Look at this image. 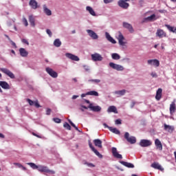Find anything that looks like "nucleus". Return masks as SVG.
Wrapping results in <instances>:
<instances>
[{"label": "nucleus", "instance_id": "f257e3e1", "mask_svg": "<svg viewBox=\"0 0 176 176\" xmlns=\"http://www.w3.org/2000/svg\"><path fill=\"white\" fill-rule=\"evenodd\" d=\"M37 170L39 173H47L48 174H56L54 170H52L49 169V168L46 166L43 165H38Z\"/></svg>", "mask_w": 176, "mask_h": 176}, {"label": "nucleus", "instance_id": "f03ea898", "mask_svg": "<svg viewBox=\"0 0 176 176\" xmlns=\"http://www.w3.org/2000/svg\"><path fill=\"white\" fill-rule=\"evenodd\" d=\"M109 66L110 68H112V69H115L116 71H124V67H123L122 65L116 64L113 62H110L109 63Z\"/></svg>", "mask_w": 176, "mask_h": 176}, {"label": "nucleus", "instance_id": "7ed1b4c3", "mask_svg": "<svg viewBox=\"0 0 176 176\" xmlns=\"http://www.w3.org/2000/svg\"><path fill=\"white\" fill-rule=\"evenodd\" d=\"M124 138L126 140L127 142L129 144H134L137 142V139L134 136H130V133L129 132H126L124 135Z\"/></svg>", "mask_w": 176, "mask_h": 176}, {"label": "nucleus", "instance_id": "20e7f679", "mask_svg": "<svg viewBox=\"0 0 176 176\" xmlns=\"http://www.w3.org/2000/svg\"><path fill=\"white\" fill-rule=\"evenodd\" d=\"M116 38L118 41V43L120 45V46H124V45H126V43H127V42L124 41H126V38H124V36H123V34H122L121 32H118V36H117Z\"/></svg>", "mask_w": 176, "mask_h": 176}, {"label": "nucleus", "instance_id": "39448f33", "mask_svg": "<svg viewBox=\"0 0 176 176\" xmlns=\"http://www.w3.org/2000/svg\"><path fill=\"white\" fill-rule=\"evenodd\" d=\"M0 71L1 72H3V74H5V75H7V76H9V78H10L11 79H14V74H13V72H12L8 69L1 67L0 68Z\"/></svg>", "mask_w": 176, "mask_h": 176}, {"label": "nucleus", "instance_id": "423d86ee", "mask_svg": "<svg viewBox=\"0 0 176 176\" xmlns=\"http://www.w3.org/2000/svg\"><path fill=\"white\" fill-rule=\"evenodd\" d=\"M129 1L130 0H119L118 2V6H120V8H122V9H129V6H130V5L129 4Z\"/></svg>", "mask_w": 176, "mask_h": 176}, {"label": "nucleus", "instance_id": "0eeeda50", "mask_svg": "<svg viewBox=\"0 0 176 176\" xmlns=\"http://www.w3.org/2000/svg\"><path fill=\"white\" fill-rule=\"evenodd\" d=\"M139 145H140L142 148H146L152 145V142L149 140L143 139L140 140Z\"/></svg>", "mask_w": 176, "mask_h": 176}, {"label": "nucleus", "instance_id": "6e6552de", "mask_svg": "<svg viewBox=\"0 0 176 176\" xmlns=\"http://www.w3.org/2000/svg\"><path fill=\"white\" fill-rule=\"evenodd\" d=\"M45 71L47 74H48V75H50V76L52 78H56L58 76V74H57L54 70H53V69L50 67H46Z\"/></svg>", "mask_w": 176, "mask_h": 176}, {"label": "nucleus", "instance_id": "1a4fd4ad", "mask_svg": "<svg viewBox=\"0 0 176 176\" xmlns=\"http://www.w3.org/2000/svg\"><path fill=\"white\" fill-rule=\"evenodd\" d=\"M92 61H102L104 58L98 53H94L91 55Z\"/></svg>", "mask_w": 176, "mask_h": 176}, {"label": "nucleus", "instance_id": "9d476101", "mask_svg": "<svg viewBox=\"0 0 176 176\" xmlns=\"http://www.w3.org/2000/svg\"><path fill=\"white\" fill-rule=\"evenodd\" d=\"M111 152L113 157L116 159H123V156L118 152L116 147H112Z\"/></svg>", "mask_w": 176, "mask_h": 176}, {"label": "nucleus", "instance_id": "9b49d317", "mask_svg": "<svg viewBox=\"0 0 176 176\" xmlns=\"http://www.w3.org/2000/svg\"><path fill=\"white\" fill-rule=\"evenodd\" d=\"M88 108L91 109V111H92L93 112H100L102 109L101 107L98 105L94 106V104L93 103H90L88 106Z\"/></svg>", "mask_w": 176, "mask_h": 176}, {"label": "nucleus", "instance_id": "f8f14e48", "mask_svg": "<svg viewBox=\"0 0 176 176\" xmlns=\"http://www.w3.org/2000/svg\"><path fill=\"white\" fill-rule=\"evenodd\" d=\"M65 57L69 60H72V61H79L80 60L78 56L74 55L71 53H66Z\"/></svg>", "mask_w": 176, "mask_h": 176}, {"label": "nucleus", "instance_id": "ddd939ff", "mask_svg": "<svg viewBox=\"0 0 176 176\" xmlns=\"http://www.w3.org/2000/svg\"><path fill=\"white\" fill-rule=\"evenodd\" d=\"M27 102L31 107H36V108H41L42 107L41 104H39V102L38 100L34 101L31 100L30 99H27Z\"/></svg>", "mask_w": 176, "mask_h": 176}, {"label": "nucleus", "instance_id": "4468645a", "mask_svg": "<svg viewBox=\"0 0 176 176\" xmlns=\"http://www.w3.org/2000/svg\"><path fill=\"white\" fill-rule=\"evenodd\" d=\"M29 5L31 8L34 10L41 8V6H39L36 2V0H30L29 2Z\"/></svg>", "mask_w": 176, "mask_h": 176}, {"label": "nucleus", "instance_id": "2eb2a0df", "mask_svg": "<svg viewBox=\"0 0 176 176\" xmlns=\"http://www.w3.org/2000/svg\"><path fill=\"white\" fill-rule=\"evenodd\" d=\"M148 65H153L154 67H159L160 62L157 59H151L147 61Z\"/></svg>", "mask_w": 176, "mask_h": 176}, {"label": "nucleus", "instance_id": "dca6fc26", "mask_svg": "<svg viewBox=\"0 0 176 176\" xmlns=\"http://www.w3.org/2000/svg\"><path fill=\"white\" fill-rule=\"evenodd\" d=\"M87 32L89 36L92 39H98V35H97V33H95L94 31L91 30H87Z\"/></svg>", "mask_w": 176, "mask_h": 176}, {"label": "nucleus", "instance_id": "f3484780", "mask_svg": "<svg viewBox=\"0 0 176 176\" xmlns=\"http://www.w3.org/2000/svg\"><path fill=\"white\" fill-rule=\"evenodd\" d=\"M122 26L124 27V28H126V30H129V32H134V29L133 28V25H131V24L127 22H123Z\"/></svg>", "mask_w": 176, "mask_h": 176}, {"label": "nucleus", "instance_id": "a211bd4d", "mask_svg": "<svg viewBox=\"0 0 176 176\" xmlns=\"http://www.w3.org/2000/svg\"><path fill=\"white\" fill-rule=\"evenodd\" d=\"M155 35H156V36H158V38H162L166 37V32H164V31L163 30L158 29L157 30Z\"/></svg>", "mask_w": 176, "mask_h": 176}, {"label": "nucleus", "instance_id": "6ab92c4d", "mask_svg": "<svg viewBox=\"0 0 176 176\" xmlns=\"http://www.w3.org/2000/svg\"><path fill=\"white\" fill-rule=\"evenodd\" d=\"M155 145L159 151H163V145L162 144V142L159 139H155Z\"/></svg>", "mask_w": 176, "mask_h": 176}, {"label": "nucleus", "instance_id": "aec40b11", "mask_svg": "<svg viewBox=\"0 0 176 176\" xmlns=\"http://www.w3.org/2000/svg\"><path fill=\"white\" fill-rule=\"evenodd\" d=\"M105 36L107 41H109V42H111V43H113V45L116 43V41L113 38H112V36H111V34H109V33H108L107 32H105Z\"/></svg>", "mask_w": 176, "mask_h": 176}, {"label": "nucleus", "instance_id": "412c9836", "mask_svg": "<svg viewBox=\"0 0 176 176\" xmlns=\"http://www.w3.org/2000/svg\"><path fill=\"white\" fill-rule=\"evenodd\" d=\"M0 86L5 90H9L10 89V85L6 81H0Z\"/></svg>", "mask_w": 176, "mask_h": 176}, {"label": "nucleus", "instance_id": "4be33fe9", "mask_svg": "<svg viewBox=\"0 0 176 176\" xmlns=\"http://www.w3.org/2000/svg\"><path fill=\"white\" fill-rule=\"evenodd\" d=\"M169 109H170V115H173V113H174L175 112V109H176L175 100H174L170 104Z\"/></svg>", "mask_w": 176, "mask_h": 176}, {"label": "nucleus", "instance_id": "5701e85b", "mask_svg": "<svg viewBox=\"0 0 176 176\" xmlns=\"http://www.w3.org/2000/svg\"><path fill=\"white\" fill-rule=\"evenodd\" d=\"M43 9L44 13L47 16H52V10H50V9L47 8V6H46V4L43 5Z\"/></svg>", "mask_w": 176, "mask_h": 176}, {"label": "nucleus", "instance_id": "b1692460", "mask_svg": "<svg viewBox=\"0 0 176 176\" xmlns=\"http://www.w3.org/2000/svg\"><path fill=\"white\" fill-rule=\"evenodd\" d=\"M94 144L95 145V146H97L98 148H100L101 149V148H102V141H101V140L100 139H95L94 140Z\"/></svg>", "mask_w": 176, "mask_h": 176}, {"label": "nucleus", "instance_id": "393cba45", "mask_svg": "<svg viewBox=\"0 0 176 176\" xmlns=\"http://www.w3.org/2000/svg\"><path fill=\"white\" fill-rule=\"evenodd\" d=\"M120 164H122V166H124L125 167H127L128 168H134V164H133L130 162L120 161Z\"/></svg>", "mask_w": 176, "mask_h": 176}, {"label": "nucleus", "instance_id": "a878e982", "mask_svg": "<svg viewBox=\"0 0 176 176\" xmlns=\"http://www.w3.org/2000/svg\"><path fill=\"white\" fill-rule=\"evenodd\" d=\"M164 130L168 133H173L174 131V126L167 125V124H164Z\"/></svg>", "mask_w": 176, "mask_h": 176}, {"label": "nucleus", "instance_id": "bb28decb", "mask_svg": "<svg viewBox=\"0 0 176 176\" xmlns=\"http://www.w3.org/2000/svg\"><path fill=\"white\" fill-rule=\"evenodd\" d=\"M107 112L108 113H111V112H113V113H118V109H116L115 106H110L107 109Z\"/></svg>", "mask_w": 176, "mask_h": 176}, {"label": "nucleus", "instance_id": "cd10ccee", "mask_svg": "<svg viewBox=\"0 0 176 176\" xmlns=\"http://www.w3.org/2000/svg\"><path fill=\"white\" fill-rule=\"evenodd\" d=\"M113 94L117 96V97H122V96H124L126 94V90L122 89L120 91H116L113 92Z\"/></svg>", "mask_w": 176, "mask_h": 176}, {"label": "nucleus", "instance_id": "c85d7f7f", "mask_svg": "<svg viewBox=\"0 0 176 176\" xmlns=\"http://www.w3.org/2000/svg\"><path fill=\"white\" fill-rule=\"evenodd\" d=\"M19 53H20V55L21 56V57H28V52L24 48H20Z\"/></svg>", "mask_w": 176, "mask_h": 176}, {"label": "nucleus", "instance_id": "c756f323", "mask_svg": "<svg viewBox=\"0 0 176 176\" xmlns=\"http://www.w3.org/2000/svg\"><path fill=\"white\" fill-rule=\"evenodd\" d=\"M163 91V90L160 88L157 90L156 92V96H155V98L157 101H160V98H162V92Z\"/></svg>", "mask_w": 176, "mask_h": 176}, {"label": "nucleus", "instance_id": "7c9ffc66", "mask_svg": "<svg viewBox=\"0 0 176 176\" xmlns=\"http://www.w3.org/2000/svg\"><path fill=\"white\" fill-rule=\"evenodd\" d=\"M165 27L170 32H173V34H176V28L174 26H171L170 25H165Z\"/></svg>", "mask_w": 176, "mask_h": 176}, {"label": "nucleus", "instance_id": "2f4dec72", "mask_svg": "<svg viewBox=\"0 0 176 176\" xmlns=\"http://www.w3.org/2000/svg\"><path fill=\"white\" fill-rule=\"evenodd\" d=\"M86 10L87 12H89V14L91 16H96V12L94 11V10L93 9V8L90 7V6H87L86 7Z\"/></svg>", "mask_w": 176, "mask_h": 176}, {"label": "nucleus", "instance_id": "473e14b6", "mask_svg": "<svg viewBox=\"0 0 176 176\" xmlns=\"http://www.w3.org/2000/svg\"><path fill=\"white\" fill-rule=\"evenodd\" d=\"M145 20L146 21H155V20H157V18H156V14H153L150 16L145 18Z\"/></svg>", "mask_w": 176, "mask_h": 176}, {"label": "nucleus", "instance_id": "72a5a7b5", "mask_svg": "<svg viewBox=\"0 0 176 176\" xmlns=\"http://www.w3.org/2000/svg\"><path fill=\"white\" fill-rule=\"evenodd\" d=\"M151 167H153V168H155L156 170H162L163 169L162 168V166L157 163V162H154L151 164Z\"/></svg>", "mask_w": 176, "mask_h": 176}, {"label": "nucleus", "instance_id": "f704fd0d", "mask_svg": "<svg viewBox=\"0 0 176 176\" xmlns=\"http://www.w3.org/2000/svg\"><path fill=\"white\" fill-rule=\"evenodd\" d=\"M109 131H111L113 134H116L117 135H120V131H119L118 129L113 128L112 126L110 128Z\"/></svg>", "mask_w": 176, "mask_h": 176}, {"label": "nucleus", "instance_id": "c9c22d12", "mask_svg": "<svg viewBox=\"0 0 176 176\" xmlns=\"http://www.w3.org/2000/svg\"><path fill=\"white\" fill-rule=\"evenodd\" d=\"M29 23H30L32 27L35 26V18L32 15L29 16Z\"/></svg>", "mask_w": 176, "mask_h": 176}, {"label": "nucleus", "instance_id": "e433bc0d", "mask_svg": "<svg viewBox=\"0 0 176 176\" xmlns=\"http://www.w3.org/2000/svg\"><path fill=\"white\" fill-rule=\"evenodd\" d=\"M54 46H55V47H60V46H61V41H60V38L54 40Z\"/></svg>", "mask_w": 176, "mask_h": 176}, {"label": "nucleus", "instance_id": "4c0bfd02", "mask_svg": "<svg viewBox=\"0 0 176 176\" xmlns=\"http://www.w3.org/2000/svg\"><path fill=\"white\" fill-rule=\"evenodd\" d=\"M27 164L28 166H30V167H31V168L33 170H38V165L35 164V163L28 162Z\"/></svg>", "mask_w": 176, "mask_h": 176}, {"label": "nucleus", "instance_id": "58836bf2", "mask_svg": "<svg viewBox=\"0 0 176 176\" xmlns=\"http://www.w3.org/2000/svg\"><path fill=\"white\" fill-rule=\"evenodd\" d=\"M14 166H17V167L19 168H21V170H23V171H26L27 170V168H25L24 166H23L20 163L14 162Z\"/></svg>", "mask_w": 176, "mask_h": 176}, {"label": "nucleus", "instance_id": "ea45409f", "mask_svg": "<svg viewBox=\"0 0 176 176\" xmlns=\"http://www.w3.org/2000/svg\"><path fill=\"white\" fill-rule=\"evenodd\" d=\"M111 58L113 60H120V55L118 53L111 54Z\"/></svg>", "mask_w": 176, "mask_h": 176}, {"label": "nucleus", "instance_id": "a19ab883", "mask_svg": "<svg viewBox=\"0 0 176 176\" xmlns=\"http://www.w3.org/2000/svg\"><path fill=\"white\" fill-rule=\"evenodd\" d=\"M87 94H88V96H94V97H98L99 94L98 92H97L96 91H90L87 92Z\"/></svg>", "mask_w": 176, "mask_h": 176}, {"label": "nucleus", "instance_id": "79ce46f5", "mask_svg": "<svg viewBox=\"0 0 176 176\" xmlns=\"http://www.w3.org/2000/svg\"><path fill=\"white\" fill-rule=\"evenodd\" d=\"M92 152L94 153L95 155H96V156H98V157H99L100 159H102V155H101L100 153V152H98V151H97V149L93 148Z\"/></svg>", "mask_w": 176, "mask_h": 176}, {"label": "nucleus", "instance_id": "37998d69", "mask_svg": "<svg viewBox=\"0 0 176 176\" xmlns=\"http://www.w3.org/2000/svg\"><path fill=\"white\" fill-rule=\"evenodd\" d=\"M88 82H91V83H96V85H98V83L101 82V80H100V79H91V80H89Z\"/></svg>", "mask_w": 176, "mask_h": 176}, {"label": "nucleus", "instance_id": "c03bdc74", "mask_svg": "<svg viewBox=\"0 0 176 176\" xmlns=\"http://www.w3.org/2000/svg\"><path fill=\"white\" fill-rule=\"evenodd\" d=\"M68 122L71 124V126H72V127H74L75 130H76V131H79V129L78 128V126H76V125H75V124H74V122H72L71 120H68Z\"/></svg>", "mask_w": 176, "mask_h": 176}, {"label": "nucleus", "instance_id": "a18cd8bd", "mask_svg": "<svg viewBox=\"0 0 176 176\" xmlns=\"http://www.w3.org/2000/svg\"><path fill=\"white\" fill-rule=\"evenodd\" d=\"M68 122L71 124V126H72V127H74L75 130H76V131H79V129L78 128V126H76V125H75V124H74V122H72L71 120H68Z\"/></svg>", "mask_w": 176, "mask_h": 176}, {"label": "nucleus", "instance_id": "49530a36", "mask_svg": "<svg viewBox=\"0 0 176 176\" xmlns=\"http://www.w3.org/2000/svg\"><path fill=\"white\" fill-rule=\"evenodd\" d=\"M89 109V107H86L85 105H82V104H80V111L81 112H85V109Z\"/></svg>", "mask_w": 176, "mask_h": 176}, {"label": "nucleus", "instance_id": "de8ad7c7", "mask_svg": "<svg viewBox=\"0 0 176 176\" xmlns=\"http://www.w3.org/2000/svg\"><path fill=\"white\" fill-rule=\"evenodd\" d=\"M63 126L65 127V129H67V130H71V125H69L68 122H65Z\"/></svg>", "mask_w": 176, "mask_h": 176}, {"label": "nucleus", "instance_id": "09e8293b", "mask_svg": "<svg viewBox=\"0 0 176 176\" xmlns=\"http://www.w3.org/2000/svg\"><path fill=\"white\" fill-rule=\"evenodd\" d=\"M46 32H47V35H49V37L52 38V36L53 35V33L52 32V30H50V29H47Z\"/></svg>", "mask_w": 176, "mask_h": 176}, {"label": "nucleus", "instance_id": "8fccbe9b", "mask_svg": "<svg viewBox=\"0 0 176 176\" xmlns=\"http://www.w3.org/2000/svg\"><path fill=\"white\" fill-rule=\"evenodd\" d=\"M23 23L25 27H28V21H27V19L23 18Z\"/></svg>", "mask_w": 176, "mask_h": 176}, {"label": "nucleus", "instance_id": "3c124183", "mask_svg": "<svg viewBox=\"0 0 176 176\" xmlns=\"http://www.w3.org/2000/svg\"><path fill=\"white\" fill-rule=\"evenodd\" d=\"M53 120L55 123H61V120L60 118H53Z\"/></svg>", "mask_w": 176, "mask_h": 176}, {"label": "nucleus", "instance_id": "603ef678", "mask_svg": "<svg viewBox=\"0 0 176 176\" xmlns=\"http://www.w3.org/2000/svg\"><path fill=\"white\" fill-rule=\"evenodd\" d=\"M114 0H103L104 3H105L106 5L108 3H112V2H113Z\"/></svg>", "mask_w": 176, "mask_h": 176}, {"label": "nucleus", "instance_id": "864d4df0", "mask_svg": "<svg viewBox=\"0 0 176 176\" xmlns=\"http://www.w3.org/2000/svg\"><path fill=\"white\" fill-rule=\"evenodd\" d=\"M122 124V120L120 119H117L115 121V124Z\"/></svg>", "mask_w": 176, "mask_h": 176}, {"label": "nucleus", "instance_id": "5fc2aeb1", "mask_svg": "<svg viewBox=\"0 0 176 176\" xmlns=\"http://www.w3.org/2000/svg\"><path fill=\"white\" fill-rule=\"evenodd\" d=\"M83 68H84L85 71H86L87 72L90 71V67L87 65H83Z\"/></svg>", "mask_w": 176, "mask_h": 176}, {"label": "nucleus", "instance_id": "6e6d98bb", "mask_svg": "<svg viewBox=\"0 0 176 176\" xmlns=\"http://www.w3.org/2000/svg\"><path fill=\"white\" fill-rule=\"evenodd\" d=\"M151 75L152 78H157V74H156L155 72H151Z\"/></svg>", "mask_w": 176, "mask_h": 176}, {"label": "nucleus", "instance_id": "4d7b16f0", "mask_svg": "<svg viewBox=\"0 0 176 176\" xmlns=\"http://www.w3.org/2000/svg\"><path fill=\"white\" fill-rule=\"evenodd\" d=\"M22 43H25V45H30V43L28 42V41H27V39H25V38H23L22 39Z\"/></svg>", "mask_w": 176, "mask_h": 176}, {"label": "nucleus", "instance_id": "13d9d810", "mask_svg": "<svg viewBox=\"0 0 176 176\" xmlns=\"http://www.w3.org/2000/svg\"><path fill=\"white\" fill-rule=\"evenodd\" d=\"M103 126H104V129H109V130H110V129L112 127V126H108V124H107V123H103Z\"/></svg>", "mask_w": 176, "mask_h": 176}, {"label": "nucleus", "instance_id": "bf43d9fd", "mask_svg": "<svg viewBox=\"0 0 176 176\" xmlns=\"http://www.w3.org/2000/svg\"><path fill=\"white\" fill-rule=\"evenodd\" d=\"M89 146L91 149V151H93V149L96 148H94V146H93V144L90 142H89Z\"/></svg>", "mask_w": 176, "mask_h": 176}, {"label": "nucleus", "instance_id": "052dcab7", "mask_svg": "<svg viewBox=\"0 0 176 176\" xmlns=\"http://www.w3.org/2000/svg\"><path fill=\"white\" fill-rule=\"evenodd\" d=\"M51 113H52V109H47L46 111V115H50Z\"/></svg>", "mask_w": 176, "mask_h": 176}, {"label": "nucleus", "instance_id": "680f3d73", "mask_svg": "<svg viewBox=\"0 0 176 176\" xmlns=\"http://www.w3.org/2000/svg\"><path fill=\"white\" fill-rule=\"evenodd\" d=\"M122 61H126V63H129L130 62V58H124L122 59Z\"/></svg>", "mask_w": 176, "mask_h": 176}, {"label": "nucleus", "instance_id": "e2e57ef3", "mask_svg": "<svg viewBox=\"0 0 176 176\" xmlns=\"http://www.w3.org/2000/svg\"><path fill=\"white\" fill-rule=\"evenodd\" d=\"M32 135H34L35 137H37V138H42V136L39 135H37L36 133H32Z\"/></svg>", "mask_w": 176, "mask_h": 176}, {"label": "nucleus", "instance_id": "0e129e2a", "mask_svg": "<svg viewBox=\"0 0 176 176\" xmlns=\"http://www.w3.org/2000/svg\"><path fill=\"white\" fill-rule=\"evenodd\" d=\"M135 105V102L132 101L131 104V108H134V106Z\"/></svg>", "mask_w": 176, "mask_h": 176}, {"label": "nucleus", "instance_id": "69168bd1", "mask_svg": "<svg viewBox=\"0 0 176 176\" xmlns=\"http://www.w3.org/2000/svg\"><path fill=\"white\" fill-rule=\"evenodd\" d=\"M79 97V96L78 95H74L72 96V100H76V98H78Z\"/></svg>", "mask_w": 176, "mask_h": 176}, {"label": "nucleus", "instance_id": "338daca9", "mask_svg": "<svg viewBox=\"0 0 176 176\" xmlns=\"http://www.w3.org/2000/svg\"><path fill=\"white\" fill-rule=\"evenodd\" d=\"M87 166H88L89 167H95L94 164H91V163H88V164H87Z\"/></svg>", "mask_w": 176, "mask_h": 176}, {"label": "nucleus", "instance_id": "774afa93", "mask_svg": "<svg viewBox=\"0 0 176 176\" xmlns=\"http://www.w3.org/2000/svg\"><path fill=\"white\" fill-rule=\"evenodd\" d=\"M158 12H159L160 13H165L166 10H158Z\"/></svg>", "mask_w": 176, "mask_h": 176}]
</instances>
